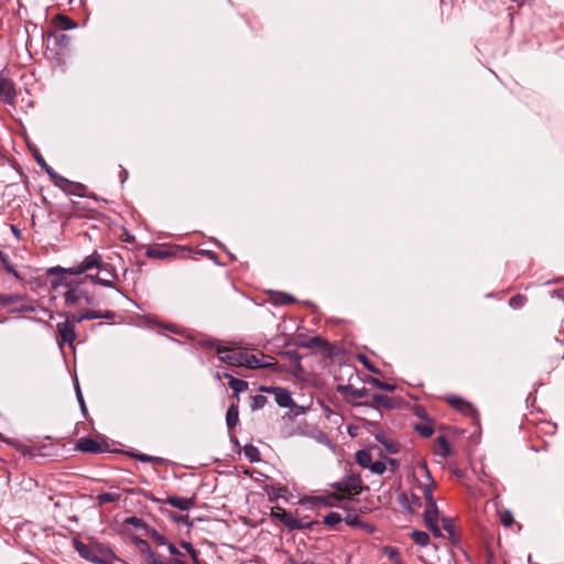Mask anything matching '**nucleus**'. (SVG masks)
<instances>
[{"mask_svg": "<svg viewBox=\"0 0 564 564\" xmlns=\"http://www.w3.org/2000/svg\"><path fill=\"white\" fill-rule=\"evenodd\" d=\"M165 545L167 546V550L172 555H175V556L183 555V553L173 543L167 542V544H165Z\"/></svg>", "mask_w": 564, "mask_h": 564, "instance_id": "obj_61", "label": "nucleus"}, {"mask_svg": "<svg viewBox=\"0 0 564 564\" xmlns=\"http://www.w3.org/2000/svg\"><path fill=\"white\" fill-rule=\"evenodd\" d=\"M356 463L362 468H369L372 463V457L369 451L359 449L356 455Z\"/></svg>", "mask_w": 564, "mask_h": 564, "instance_id": "obj_25", "label": "nucleus"}, {"mask_svg": "<svg viewBox=\"0 0 564 564\" xmlns=\"http://www.w3.org/2000/svg\"><path fill=\"white\" fill-rule=\"evenodd\" d=\"M368 469L375 475H382L387 470V465L384 462L377 460L372 462Z\"/></svg>", "mask_w": 564, "mask_h": 564, "instance_id": "obj_43", "label": "nucleus"}, {"mask_svg": "<svg viewBox=\"0 0 564 564\" xmlns=\"http://www.w3.org/2000/svg\"><path fill=\"white\" fill-rule=\"evenodd\" d=\"M17 91L14 83L8 78L4 72H0V100L7 105L15 102Z\"/></svg>", "mask_w": 564, "mask_h": 564, "instance_id": "obj_8", "label": "nucleus"}, {"mask_svg": "<svg viewBox=\"0 0 564 564\" xmlns=\"http://www.w3.org/2000/svg\"><path fill=\"white\" fill-rule=\"evenodd\" d=\"M243 454L251 463H258L261 459L259 449L252 444H247L243 447Z\"/></svg>", "mask_w": 564, "mask_h": 564, "instance_id": "obj_27", "label": "nucleus"}, {"mask_svg": "<svg viewBox=\"0 0 564 564\" xmlns=\"http://www.w3.org/2000/svg\"><path fill=\"white\" fill-rule=\"evenodd\" d=\"M171 562H172V564H188L178 557L171 560Z\"/></svg>", "mask_w": 564, "mask_h": 564, "instance_id": "obj_64", "label": "nucleus"}, {"mask_svg": "<svg viewBox=\"0 0 564 564\" xmlns=\"http://www.w3.org/2000/svg\"><path fill=\"white\" fill-rule=\"evenodd\" d=\"M314 499L317 505L333 508V507H337V502L340 500H344L345 497L336 491V492L328 494L326 496H317Z\"/></svg>", "mask_w": 564, "mask_h": 564, "instance_id": "obj_17", "label": "nucleus"}, {"mask_svg": "<svg viewBox=\"0 0 564 564\" xmlns=\"http://www.w3.org/2000/svg\"><path fill=\"white\" fill-rule=\"evenodd\" d=\"M358 358H359V360L362 362V365H364V366H365L369 371H371V372H373V373H378V372H379V370H378L376 367H373V366L371 365V362L369 361V359H368L365 355H359V357H358Z\"/></svg>", "mask_w": 564, "mask_h": 564, "instance_id": "obj_53", "label": "nucleus"}, {"mask_svg": "<svg viewBox=\"0 0 564 564\" xmlns=\"http://www.w3.org/2000/svg\"><path fill=\"white\" fill-rule=\"evenodd\" d=\"M271 516L279 520L290 531L303 529V521L295 518L291 512L284 510L283 508L278 507L273 509Z\"/></svg>", "mask_w": 564, "mask_h": 564, "instance_id": "obj_6", "label": "nucleus"}, {"mask_svg": "<svg viewBox=\"0 0 564 564\" xmlns=\"http://www.w3.org/2000/svg\"><path fill=\"white\" fill-rule=\"evenodd\" d=\"M51 180L54 182V184L56 186L62 188L64 192H65V189L69 188V186L72 184V181H69L66 177L59 175L58 173H57V176H54Z\"/></svg>", "mask_w": 564, "mask_h": 564, "instance_id": "obj_44", "label": "nucleus"}, {"mask_svg": "<svg viewBox=\"0 0 564 564\" xmlns=\"http://www.w3.org/2000/svg\"><path fill=\"white\" fill-rule=\"evenodd\" d=\"M375 438L378 443L383 445L386 451L390 454H397L400 451V445L392 438H389L383 431L375 434Z\"/></svg>", "mask_w": 564, "mask_h": 564, "instance_id": "obj_13", "label": "nucleus"}, {"mask_svg": "<svg viewBox=\"0 0 564 564\" xmlns=\"http://www.w3.org/2000/svg\"><path fill=\"white\" fill-rule=\"evenodd\" d=\"M182 547H184L187 553L189 554V556L192 557V560L198 564V551L189 543V542H185L183 541L181 543Z\"/></svg>", "mask_w": 564, "mask_h": 564, "instance_id": "obj_47", "label": "nucleus"}, {"mask_svg": "<svg viewBox=\"0 0 564 564\" xmlns=\"http://www.w3.org/2000/svg\"><path fill=\"white\" fill-rule=\"evenodd\" d=\"M224 378L228 379V384L234 391V397L239 399V394L248 389V382L242 379H237L228 372H223Z\"/></svg>", "mask_w": 564, "mask_h": 564, "instance_id": "obj_14", "label": "nucleus"}, {"mask_svg": "<svg viewBox=\"0 0 564 564\" xmlns=\"http://www.w3.org/2000/svg\"><path fill=\"white\" fill-rule=\"evenodd\" d=\"M551 297L564 301V286L554 289L550 292Z\"/></svg>", "mask_w": 564, "mask_h": 564, "instance_id": "obj_55", "label": "nucleus"}, {"mask_svg": "<svg viewBox=\"0 0 564 564\" xmlns=\"http://www.w3.org/2000/svg\"><path fill=\"white\" fill-rule=\"evenodd\" d=\"M343 521V518H341V514L338 513V512H329L327 513L324 519H323V523L327 527H335L337 524H339L340 522Z\"/></svg>", "mask_w": 564, "mask_h": 564, "instance_id": "obj_34", "label": "nucleus"}, {"mask_svg": "<svg viewBox=\"0 0 564 564\" xmlns=\"http://www.w3.org/2000/svg\"><path fill=\"white\" fill-rule=\"evenodd\" d=\"M131 456L142 463H153V464H162L163 463V458H161V457L150 456V455L142 454V453L132 454Z\"/></svg>", "mask_w": 564, "mask_h": 564, "instance_id": "obj_37", "label": "nucleus"}, {"mask_svg": "<svg viewBox=\"0 0 564 564\" xmlns=\"http://www.w3.org/2000/svg\"><path fill=\"white\" fill-rule=\"evenodd\" d=\"M37 311H41L45 314H47L48 318L52 319L54 317V314L48 308L42 307V306H34L31 304L18 303L13 308H11V313H35Z\"/></svg>", "mask_w": 564, "mask_h": 564, "instance_id": "obj_15", "label": "nucleus"}, {"mask_svg": "<svg viewBox=\"0 0 564 564\" xmlns=\"http://www.w3.org/2000/svg\"><path fill=\"white\" fill-rule=\"evenodd\" d=\"M386 465L389 466L392 471H397L400 467V463L395 458H386Z\"/></svg>", "mask_w": 564, "mask_h": 564, "instance_id": "obj_56", "label": "nucleus"}, {"mask_svg": "<svg viewBox=\"0 0 564 564\" xmlns=\"http://www.w3.org/2000/svg\"><path fill=\"white\" fill-rule=\"evenodd\" d=\"M284 355L288 356L291 360L295 361L296 367L299 369H302V367H301V357L297 354V351H295V350H288V351L284 352Z\"/></svg>", "mask_w": 564, "mask_h": 564, "instance_id": "obj_52", "label": "nucleus"}, {"mask_svg": "<svg viewBox=\"0 0 564 564\" xmlns=\"http://www.w3.org/2000/svg\"><path fill=\"white\" fill-rule=\"evenodd\" d=\"M84 315L86 321L100 319V311L87 310Z\"/></svg>", "mask_w": 564, "mask_h": 564, "instance_id": "obj_54", "label": "nucleus"}, {"mask_svg": "<svg viewBox=\"0 0 564 564\" xmlns=\"http://www.w3.org/2000/svg\"><path fill=\"white\" fill-rule=\"evenodd\" d=\"M371 400L378 408L390 410L397 406L395 400L386 394H373L371 397Z\"/></svg>", "mask_w": 564, "mask_h": 564, "instance_id": "obj_21", "label": "nucleus"}, {"mask_svg": "<svg viewBox=\"0 0 564 564\" xmlns=\"http://www.w3.org/2000/svg\"><path fill=\"white\" fill-rule=\"evenodd\" d=\"M267 402H268L267 397H264L262 394H256V395L251 397L250 406L253 411L260 410V409L264 408Z\"/></svg>", "mask_w": 564, "mask_h": 564, "instance_id": "obj_38", "label": "nucleus"}, {"mask_svg": "<svg viewBox=\"0 0 564 564\" xmlns=\"http://www.w3.org/2000/svg\"><path fill=\"white\" fill-rule=\"evenodd\" d=\"M399 502L401 503V506H402L405 510H408V511H410V512H412V511H413V510H412V508H411V506H410V503H409V501H408V497H406L405 495H401V496L399 497Z\"/></svg>", "mask_w": 564, "mask_h": 564, "instance_id": "obj_60", "label": "nucleus"}, {"mask_svg": "<svg viewBox=\"0 0 564 564\" xmlns=\"http://www.w3.org/2000/svg\"><path fill=\"white\" fill-rule=\"evenodd\" d=\"M338 391L341 393L348 392L354 399L365 398L369 393L368 389H366V388L357 389V388L351 387L350 384L339 386Z\"/></svg>", "mask_w": 564, "mask_h": 564, "instance_id": "obj_24", "label": "nucleus"}, {"mask_svg": "<svg viewBox=\"0 0 564 564\" xmlns=\"http://www.w3.org/2000/svg\"><path fill=\"white\" fill-rule=\"evenodd\" d=\"M165 502L174 508L182 511L189 510L195 503V497L183 498L177 496H171L165 499Z\"/></svg>", "mask_w": 564, "mask_h": 564, "instance_id": "obj_12", "label": "nucleus"}, {"mask_svg": "<svg viewBox=\"0 0 564 564\" xmlns=\"http://www.w3.org/2000/svg\"><path fill=\"white\" fill-rule=\"evenodd\" d=\"M149 258L163 259L167 256V252L160 248H149L145 252Z\"/></svg>", "mask_w": 564, "mask_h": 564, "instance_id": "obj_46", "label": "nucleus"}, {"mask_svg": "<svg viewBox=\"0 0 564 564\" xmlns=\"http://www.w3.org/2000/svg\"><path fill=\"white\" fill-rule=\"evenodd\" d=\"M239 421V406L238 403H232L226 412V424L229 431H231Z\"/></svg>", "mask_w": 564, "mask_h": 564, "instance_id": "obj_22", "label": "nucleus"}, {"mask_svg": "<svg viewBox=\"0 0 564 564\" xmlns=\"http://www.w3.org/2000/svg\"><path fill=\"white\" fill-rule=\"evenodd\" d=\"M0 257L2 258V262L3 264L6 265V269L9 273H12L14 276H18L17 272L9 265V262H8V256L7 254H3L1 251H0Z\"/></svg>", "mask_w": 564, "mask_h": 564, "instance_id": "obj_58", "label": "nucleus"}, {"mask_svg": "<svg viewBox=\"0 0 564 564\" xmlns=\"http://www.w3.org/2000/svg\"><path fill=\"white\" fill-rule=\"evenodd\" d=\"M414 430L424 437H430L434 433V429L431 424H415Z\"/></svg>", "mask_w": 564, "mask_h": 564, "instance_id": "obj_42", "label": "nucleus"}, {"mask_svg": "<svg viewBox=\"0 0 564 564\" xmlns=\"http://www.w3.org/2000/svg\"><path fill=\"white\" fill-rule=\"evenodd\" d=\"M219 361L234 367H246L247 369L274 368V365L258 358L256 355L249 354L247 350H234L229 347V351L220 354Z\"/></svg>", "mask_w": 564, "mask_h": 564, "instance_id": "obj_3", "label": "nucleus"}, {"mask_svg": "<svg viewBox=\"0 0 564 564\" xmlns=\"http://www.w3.org/2000/svg\"><path fill=\"white\" fill-rule=\"evenodd\" d=\"M147 564H172L171 560L165 561L160 554L154 553L147 561Z\"/></svg>", "mask_w": 564, "mask_h": 564, "instance_id": "obj_50", "label": "nucleus"}, {"mask_svg": "<svg viewBox=\"0 0 564 564\" xmlns=\"http://www.w3.org/2000/svg\"><path fill=\"white\" fill-rule=\"evenodd\" d=\"M198 344L202 347L215 349L218 354H225L226 351H229V347L223 345L220 340L216 338L200 339Z\"/></svg>", "mask_w": 564, "mask_h": 564, "instance_id": "obj_23", "label": "nucleus"}, {"mask_svg": "<svg viewBox=\"0 0 564 564\" xmlns=\"http://www.w3.org/2000/svg\"><path fill=\"white\" fill-rule=\"evenodd\" d=\"M57 327V332H58V336L61 338V343H67L69 345H72L77 335H76V332H75V327L67 323L66 321L64 322H61L56 325Z\"/></svg>", "mask_w": 564, "mask_h": 564, "instance_id": "obj_11", "label": "nucleus"}, {"mask_svg": "<svg viewBox=\"0 0 564 564\" xmlns=\"http://www.w3.org/2000/svg\"><path fill=\"white\" fill-rule=\"evenodd\" d=\"M131 542L134 544V546L140 551L142 555H144L145 561L153 555L155 552L152 551L150 547V544L147 540L142 539L139 535H132Z\"/></svg>", "mask_w": 564, "mask_h": 564, "instance_id": "obj_19", "label": "nucleus"}, {"mask_svg": "<svg viewBox=\"0 0 564 564\" xmlns=\"http://www.w3.org/2000/svg\"><path fill=\"white\" fill-rule=\"evenodd\" d=\"M101 271H98L96 274H91V273H84L79 276V280L82 282H85V285H87V288L90 289V285L91 284H99V285H102V286H106V288H111V289H116L115 284L112 281H100V276H99V273Z\"/></svg>", "mask_w": 564, "mask_h": 564, "instance_id": "obj_16", "label": "nucleus"}, {"mask_svg": "<svg viewBox=\"0 0 564 564\" xmlns=\"http://www.w3.org/2000/svg\"><path fill=\"white\" fill-rule=\"evenodd\" d=\"M65 321L75 327L76 324H79L86 319L84 313H66Z\"/></svg>", "mask_w": 564, "mask_h": 564, "instance_id": "obj_41", "label": "nucleus"}, {"mask_svg": "<svg viewBox=\"0 0 564 564\" xmlns=\"http://www.w3.org/2000/svg\"><path fill=\"white\" fill-rule=\"evenodd\" d=\"M275 302L281 305H288L294 303L295 299L288 293L280 292L276 296Z\"/></svg>", "mask_w": 564, "mask_h": 564, "instance_id": "obj_48", "label": "nucleus"}, {"mask_svg": "<svg viewBox=\"0 0 564 564\" xmlns=\"http://www.w3.org/2000/svg\"><path fill=\"white\" fill-rule=\"evenodd\" d=\"M61 21L63 23V29L65 30L73 29L75 26L74 22L65 15L61 17Z\"/></svg>", "mask_w": 564, "mask_h": 564, "instance_id": "obj_59", "label": "nucleus"}, {"mask_svg": "<svg viewBox=\"0 0 564 564\" xmlns=\"http://www.w3.org/2000/svg\"><path fill=\"white\" fill-rule=\"evenodd\" d=\"M382 552H383L384 555L388 556V558L393 564H404L402 558H401L400 552H399V550L397 547L387 545V546H384L382 549Z\"/></svg>", "mask_w": 564, "mask_h": 564, "instance_id": "obj_26", "label": "nucleus"}, {"mask_svg": "<svg viewBox=\"0 0 564 564\" xmlns=\"http://www.w3.org/2000/svg\"><path fill=\"white\" fill-rule=\"evenodd\" d=\"M35 160L36 163L47 173L50 178L57 176V173L54 171V169L46 163V161L40 153L35 154Z\"/></svg>", "mask_w": 564, "mask_h": 564, "instance_id": "obj_35", "label": "nucleus"}, {"mask_svg": "<svg viewBox=\"0 0 564 564\" xmlns=\"http://www.w3.org/2000/svg\"><path fill=\"white\" fill-rule=\"evenodd\" d=\"M46 446L43 447H21L22 454L35 457V456H42L44 453H42L43 449H45Z\"/></svg>", "mask_w": 564, "mask_h": 564, "instance_id": "obj_45", "label": "nucleus"}, {"mask_svg": "<svg viewBox=\"0 0 564 564\" xmlns=\"http://www.w3.org/2000/svg\"><path fill=\"white\" fill-rule=\"evenodd\" d=\"M411 538L420 546H426L430 543V535L424 531L414 530L411 532Z\"/></svg>", "mask_w": 564, "mask_h": 564, "instance_id": "obj_31", "label": "nucleus"}, {"mask_svg": "<svg viewBox=\"0 0 564 564\" xmlns=\"http://www.w3.org/2000/svg\"><path fill=\"white\" fill-rule=\"evenodd\" d=\"M51 278V289L64 299L68 307L78 306L83 302L87 305H95L97 300L90 289L82 282L78 276L73 274L47 273Z\"/></svg>", "mask_w": 564, "mask_h": 564, "instance_id": "obj_1", "label": "nucleus"}, {"mask_svg": "<svg viewBox=\"0 0 564 564\" xmlns=\"http://www.w3.org/2000/svg\"><path fill=\"white\" fill-rule=\"evenodd\" d=\"M426 527L432 531V533L436 538L442 536V531H441V528L438 527V522H434L433 524H426Z\"/></svg>", "mask_w": 564, "mask_h": 564, "instance_id": "obj_57", "label": "nucleus"}, {"mask_svg": "<svg viewBox=\"0 0 564 564\" xmlns=\"http://www.w3.org/2000/svg\"><path fill=\"white\" fill-rule=\"evenodd\" d=\"M330 487L345 498L348 496H357L361 494L364 489L361 476L357 473H351L343 479L330 484Z\"/></svg>", "mask_w": 564, "mask_h": 564, "instance_id": "obj_5", "label": "nucleus"}, {"mask_svg": "<svg viewBox=\"0 0 564 564\" xmlns=\"http://www.w3.org/2000/svg\"><path fill=\"white\" fill-rule=\"evenodd\" d=\"M446 402L454 409L458 410L459 412L471 415L476 412L475 408L470 402L465 401L460 397L456 394H449L445 398Z\"/></svg>", "mask_w": 564, "mask_h": 564, "instance_id": "obj_9", "label": "nucleus"}, {"mask_svg": "<svg viewBox=\"0 0 564 564\" xmlns=\"http://www.w3.org/2000/svg\"><path fill=\"white\" fill-rule=\"evenodd\" d=\"M65 193L78 197H85L87 195V187L82 183L72 182L69 188L65 189Z\"/></svg>", "mask_w": 564, "mask_h": 564, "instance_id": "obj_29", "label": "nucleus"}, {"mask_svg": "<svg viewBox=\"0 0 564 564\" xmlns=\"http://www.w3.org/2000/svg\"><path fill=\"white\" fill-rule=\"evenodd\" d=\"M368 382L371 386H373V387H376L378 389H381V390H386V391H393L395 389L394 384L381 381L378 378H370Z\"/></svg>", "mask_w": 564, "mask_h": 564, "instance_id": "obj_39", "label": "nucleus"}, {"mask_svg": "<svg viewBox=\"0 0 564 564\" xmlns=\"http://www.w3.org/2000/svg\"><path fill=\"white\" fill-rule=\"evenodd\" d=\"M345 522L347 525L356 527L360 524V518L357 513L351 512L346 516Z\"/></svg>", "mask_w": 564, "mask_h": 564, "instance_id": "obj_51", "label": "nucleus"}, {"mask_svg": "<svg viewBox=\"0 0 564 564\" xmlns=\"http://www.w3.org/2000/svg\"><path fill=\"white\" fill-rule=\"evenodd\" d=\"M300 345H301V347H304V348H310V349L319 348L323 350L328 347L327 340H325L321 336L308 337L305 340L301 341Z\"/></svg>", "mask_w": 564, "mask_h": 564, "instance_id": "obj_20", "label": "nucleus"}, {"mask_svg": "<svg viewBox=\"0 0 564 564\" xmlns=\"http://www.w3.org/2000/svg\"><path fill=\"white\" fill-rule=\"evenodd\" d=\"M121 498L119 492H101L97 496V502L99 506L118 501Z\"/></svg>", "mask_w": 564, "mask_h": 564, "instance_id": "obj_28", "label": "nucleus"}, {"mask_svg": "<svg viewBox=\"0 0 564 564\" xmlns=\"http://www.w3.org/2000/svg\"><path fill=\"white\" fill-rule=\"evenodd\" d=\"M145 533L150 538H152V540L154 541L155 544H158L160 546H164L165 544H167L166 538L162 533H160L156 529L149 527V529L147 530Z\"/></svg>", "mask_w": 564, "mask_h": 564, "instance_id": "obj_32", "label": "nucleus"}, {"mask_svg": "<svg viewBox=\"0 0 564 564\" xmlns=\"http://www.w3.org/2000/svg\"><path fill=\"white\" fill-rule=\"evenodd\" d=\"M423 492L426 499V508L423 513L425 524L438 522V508L436 500L433 497L432 489L429 486H425Z\"/></svg>", "mask_w": 564, "mask_h": 564, "instance_id": "obj_7", "label": "nucleus"}, {"mask_svg": "<svg viewBox=\"0 0 564 564\" xmlns=\"http://www.w3.org/2000/svg\"><path fill=\"white\" fill-rule=\"evenodd\" d=\"M443 527L448 533L454 534V528H453V524L451 523L449 519H446V518L443 519Z\"/></svg>", "mask_w": 564, "mask_h": 564, "instance_id": "obj_62", "label": "nucleus"}, {"mask_svg": "<svg viewBox=\"0 0 564 564\" xmlns=\"http://www.w3.org/2000/svg\"><path fill=\"white\" fill-rule=\"evenodd\" d=\"M438 451L437 454L443 457H448L451 455V446L447 438L444 435L437 437Z\"/></svg>", "mask_w": 564, "mask_h": 564, "instance_id": "obj_33", "label": "nucleus"}, {"mask_svg": "<svg viewBox=\"0 0 564 564\" xmlns=\"http://www.w3.org/2000/svg\"><path fill=\"white\" fill-rule=\"evenodd\" d=\"M75 388H76L77 401L79 403V406H80V410H82L83 414L85 415L86 412H87V408H86V404H85V401H84V397H83V393H82V390H80L78 381H76Z\"/></svg>", "mask_w": 564, "mask_h": 564, "instance_id": "obj_49", "label": "nucleus"}, {"mask_svg": "<svg viewBox=\"0 0 564 564\" xmlns=\"http://www.w3.org/2000/svg\"><path fill=\"white\" fill-rule=\"evenodd\" d=\"M73 546L82 558L94 564H109V560L113 556L108 546L101 545L97 551L93 546L85 544L79 539H73Z\"/></svg>", "mask_w": 564, "mask_h": 564, "instance_id": "obj_4", "label": "nucleus"}, {"mask_svg": "<svg viewBox=\"0 0 564 564\" xmlns=\"http://www.w3.org/2000/svg\"><path fill=\"white\" fill-rule=\"evenodd\" d=\"M97 269L98 271H106L112 279L118 280V274L116 270L107 263L102 262L101 254L95 250L93 253L86 256L83 261L72 268H63L61 265L51 267L47 269V273H62V274H73L75 276H80L82 274Z\"/></svg>", "mask_w": 564, "mask_h": 564, "instance_id": "obj_2", "label": "nucleus"}, {"mask_svg": "<svg viewBox=\"0 0 564 564\" xmlns=\"http://www.w3.org/2000/svg\"><path fill=\"white\" fill-rule=\"evenodd\" d=\"M126 523L134 527L135 529H140V530H143L144 532H147V530L149 529V524L145 523L142 519L135 517V516H132V517H129L126 519L124 521Z\"/></svg>", "mask_w": 564, "mask_h": 564, "instance_id": "obj_36", "label": "nucleus"}, {"mask_svg": "<svg viewBox=\"0 0 564 564\" xmlns=\"http://www.w3.org/2000/svg\"><path fill=\"white\" fill-rule=\"evenodd\" d=\"M21 301H23V297L19 294L0 293V304L4 307L13 305V304L17 305Z\"/></svg>", "mask_w": 564, "mask_h": 564, "instance_id": "obj_30", "label": "nucleus"}, {"mask_svg": "<svg viewBox=\"0 0 564 564\" xmlns=\"http://www.w3.org/2000/svg\"><path fill=\"white\" fill-rule=\"evenodd\" d=\"M76 449L84 453L104 452L102 445L89 436L80 437L76 443Z\"/></svg>", "mask_w": 564, "mask_h": 564, "instance_id": "obj_10", "label": "nucleus"}, {"mask_svg": "<svg viewBox=\"0 0 564 564\" xmlns=\"http://www.w3.org/2000/svg\"><path fill=\"white\" fill-rule=\"evenodd\" d=\"M272 390L279 406L290 408L294 403L291 393L286 389L280 387V389Z\"/></svg>", "mask_w": 564, "mask_h": 564, "instance_id": "obj_18", "label": "nucleus"}, {"mask_svg": "<svg viewBox=\"0 0 564 564\" xmlns=\"http://www.w3.org/2000/svg\"><path fill=\"white\" fill-rule=\"evenodd\" d=\"M527 303V296L525 295H522V294H517V295H513L512 297H510L509 300V305L514 308V310H518V308H521L524 306V304Z\"/></svg>", "mask_w": 564, "mask_h": 564, "instance_id": "obj_40", "label": "nucleus"}, {"mask_svg": "<svg viewBox=\"0 0 564 564\" xmlns=\"http://www.w3.org/2000/svg\"><path fill=\"white\" fill-rule=\"evenodd\" d=\"M115 316H116V314L112 311L100 312V319L101 318H104V319H113Z\"/></svg>", "mask_w": 564, "mask_h": 564, "instance_id": "obj_63", "label": "nucleus"}]
</instances>
